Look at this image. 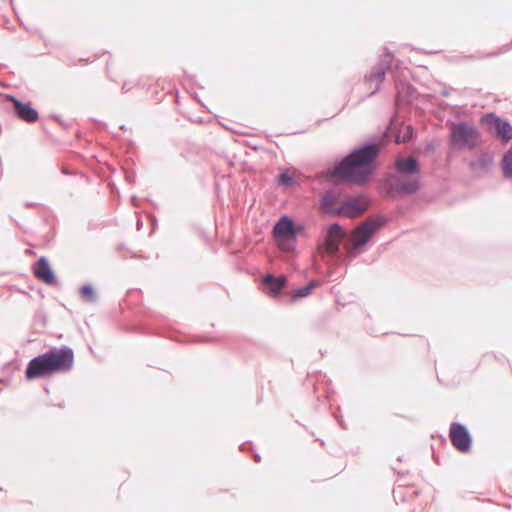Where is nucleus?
<instances>
[{
  "label": "nucleus",
  "instance_id": "0eeeda50",
  "mask_svg": "<svg viewBox=\"0 0 512 512\" xmlns=\"http://www.w3.org/2000/svg\"><path fill=\"white\" fill-rule=\"evenodd\" d=\"M345 236L344 230L336 223L329 226L324 239V242L318 246V253L321 255H334L338 249L341 241Z\"/></svg>",
  "mask_w": 512,
  "mask_h": 512
},
{
  "label": "nucleus",
  "instance_id": "f03ea898",
  "mask_svg": "<svg viewBox=\"0 0 512 512\" xmlns=\"http://www.w3.org/2000/svg\"><path fill=\"white\" fill-rule=\"evenodd\" d=\"M74 366V352L69 347L53 348L31 359L25 370L27 380L67 373Z\"/></svg>",
  "mask_w": 512,
  "mask_h": 512
},
{
  "label": "nucleus",
  "instance_id": "9b49d317",
  "mask_svg": "<svg viewBox=\"0 0 512 512\" xmlns=\"http://www.w3.org/2000/svg\"><path fill=\"white\" fill-rule=\"evenodd\" d=\"M5 97L13 103L15 114L20 120L28 123H34L38 120L39 114L30 104L23 103L12 95H6Z\"/></svg>",
  "mask_w": 512,
  "mask_h": 512
},
{
  "label": "nucleus",
  "instance_id": "7ed1b4c3",
  "mask_svg": "<svg viewBox=\"0 0 512 512\" xmlns=\"http://www.w3.org/2000/svg\"><path fill=\"white\" fill-rule=\"evenodd\" d=\"M479 132L466 123L451 125V145L456 149H472L479 143Z\"/></svg>",
  "mask_w": 512,
  "mask_h": 512
},
{
  "label": "nucleus",
  "instance_id": "39448f33",
  "mask_svg": "<svg viewBox=\"0 0 512 512\" xmlns=\"http://www.w3.org/2000/svg\"><path fill=\"white\" fill-rule=\"evenodd\" d=\"M273 235L280 249L287 252L294 249L297 229L290 218L281 217L273 228Z\"/></svg>",
  "mask_w": 512,
  "mask_h": 512
},
{
  "label": "nucleus",
  "instance_id": "ddd939ff",
  "mask_svg": "<svg viewBox=\"0 0 512 512\" xmlns=\"http://www.w3.org/2000/svg\"><path fill=\"white\" fill-rule=\"evenodd\" d=\"M263 282L268 288V294L272 297H277L279 292L285 287L287 279L285 276L274 277L266 275Z\"/></svg>",
  "mask_w": 512,
  "mask_h": 512
},
{
  "label": "nucleus",
  "instance_id": "f3484780",
  "mask_svg": "<svg viewBox=\"0 0 512 512\" xmlns=\"http://www.w3.org/2000/svg\"><path fill=\"white\" fill-rule=\"evenodd\" d=\"M385 70L382 67H379L372 71L369 76L366 77V80L369 82L380 83L384 78Z\"/></svg>",
  "mask_w": 512,
  "mask_h": 512
},
{
  "label": "nucleus",
  "instance_id": "423d86ee",
  "mask_svg": "<svg viewBox=\"0 0 512 512\" xmlns=\"http://www.w3.org/2000/svg\"><path fill=\"white\" fill-rule=\"evenodd\" d=\"M383 225V222L378 219H368L354 229L351 235L350 243L351 248L347 247L348 253L354 255V251L365 245L371 236Z\"/></svg>",
  "mask_w": 512,
  "mask_h": 512
},
{
  "label": "nucleus",
  "instance_id": "2eb2a0df",
  "mask_svg": "<svg viewBox=\"0 0 512 512\" xmlns=\"http://www.w3.org/2000/svg\"><path fill=\"white\" fill-rule=\"evenodd\" d=\"M502 172L505 177H512V147L503 156Z\"/></svg>",
  "mask_w": 512,
  "mask_h": 512
},
{
  "label": "nucleus",
  "instance_id": "dca6fc26",
  "mask_svg": "<svg viewBox=\"0 0 512 512\" xmlns=\"http://www.w3.org/2000/svg\"><path fill=\"white\" fill-rule=\"evenodd\" d=\"M412 135V127L410 125L403 126L400 133L396 135L395 141L397 143H405L407 142Z\"/></svg>",
  "mask_w": 512,
  "mask_h": 512
},
{
  "label": "nucleus",
  "instance_id": "4468645a",
  "mask_svg": "<svg viewBox=\"0 0 512 512\" xmlns=\"http://www.w3.org/2000/svg\"><path fill=\"white\" fill-rule=\"evenodd\" d=\"M321 206L328 212L337 213L340 204L337 202V197L333 193H326L322 199Z\"/></svg>",
  "mask_w": 512,
  "mask_h": 512
},
{
  "label": "nucleus",
  "instance_id": "a211bd4d",
  "mask_svg": "<svg viewBox=\"0 0 512 512\" xmlns=\"http://www.w3.org/2000/svg\"><path fill=\"white\" fill-rule=\"evenodd\" d=\"M314 286H315L314 283H310L307 286L294 291L292 294V299L296 300L298 298L308 296L310 294V292L312 291V289L314 288Z\"/></svg>",
  "mask_w": 512,
  "mask_h": 512
},
{
  "label": "nucleus",
  "instance_id": "20e7f679",
  "mask_svg": "<svg viewBox=\"0 0 512 512\" xmlns=\"http://www.w3.org/2000/svg\"><path fill=\"white\" fill-rule=\"evenodd\" d=\"M397 170L403 174L399 179L398 187L404 193H412L418 188V164L416 159L409 157L407 159H397Z\"/></svg>",
  "mask_w": 512,
  "mask_h": 512
},
{
  "label": "nucleus",
  "instance_id": "f8f14e48",
  "mask_svg": "<svg viewBox=\"0 0 512 512\" xmlns=\"http://www.w3.org/2000/svg\"><path fill=\"white\" fill-rule=\"evenodd\" d=\"M33 273L38 280L45 284H53L55 281L53 271L45 257H40V259L35 263Z\"/></svg>",
  "mask_w": 512,
  "mask_h": 512
},
{
  "label": "nucleus",
  "instance_id": "1a4fd4ad",
  "mask_svg": "<svg viewBox=\"0 0 512 512\" xmlns=\"http://www.w3.org/2000/svg\"><path fill=\"white\" fill-rule=\"evenodd\" d=\"M368 208V201L364 196L348 198L337 209V214L348 218H355L363 214Z\"/></svg>",
  "mask_w": 512,
  "mask_h": 512
},
{
  "label": "nucleus",
  "instance_id": "aec40b11",
  "mask_svg": "<svg viewBox=\"0 0 512 512\" xmlns=\"http://www.w3.org/2000/svg\"><path fill=\"white\" fill-rule=\"evenodd\" d=\"M293 182L292 176L288 172H283L279 175V183L285 186L291 185Z\"/></svg>",
  "mask_w": 512,
  "mask_h": 512
},
{
  "label": "nucleus",
  "instance_id": "6e6552de",
  "mask_svg": "<svg viewBox=\"0 0 512 512\" xmlns=\"http://www.w3.org/2000/svg\"><path fill=\"white\" fill-rule=\"evenodd\" d=\"M481 122L487 125L489 132H494L496 137L504 143H508L512 139V126L498 116L487 114L481 118Z\"/></svg>",
  "mask_w": 512,
  "mask_h": 512
},
{
  "label": "nucleus",
  "instance_id": "9d476101",
  "mask_svg": "<svg viewBox=\"0 0 512 512\" xmlns=\"http://www.w3.org/2000/svg\"><path fill=\"white\" fill-rule=\"evenodd\" d=\"M449 438L452 445L460 452L466 453L471 447V437L465 426L452 423L449 429Z\"/></svg>",
  "mask_w": 512,
  "mask_h": 512
},
{
  "label": "nucleus",
  "instance_id": "6ab92c4d",
  "mask_svg": "<svg viewBox=\"0 0 512 512\" xmlns=\"http://www.w3.org/2000/svg\"><path fill=\"white\" fill-rule=\"evenodd\" d=\"M80 294L87 301H92L94 299V291L90 285L83 286L80 289Z\"/></svg>",
  "mask_w": 512,
  "mask_h": 512
},
{
  "label": "nucleus",
  "instance_id": "f257e3e1",
  "mask_svg": "<svg viewBox=\"0 0 512 512\" xmlns=\"http://www.w3.org/2000/svg\"><path fill=\"white\" fill-rule=\"evenodd\" d=\"M378 154L377 145L357 149L335 166L330 176L335 181L364 183L375 169L374 161Z\"/></svg>",
  "mask_w": 512,
  "mask_h": 512
}]
</instances>
